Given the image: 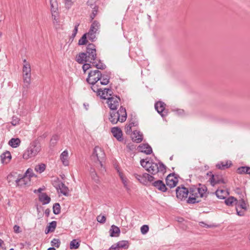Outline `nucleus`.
<instances>
[{
  "mask_svg": "<svg viewBox=\"0 0 250 250\" xmlns=\"http://www.w3.org/2000/svg\"><path fill=\"white\" fill-rule=\"evenodd\" d=\"M207 190V187L201 184H199L198 187H191L189 189V197L187 200V203L191 204L199 203L200 201L198 200L199 198H204L208 202L210 201V199L212 198H214L215 195L213 193H209Z\"/></svg>",
  "mask_w": 250,
  "mask_h": 250,
  "instance_id": "f257e3e1",
  "label": "nucleus"
},
{
  "mask_svg": "<svg viewBox=\"0 0 250 250\" xmlns=\"http://www.w3.org/2000/svg\"><path fill=\"white\" fill-rule=\"evenodd\" d=\"M85 54H86L88 62L92 63L98 69L104 70L106 68V65L100 60L98 61V63L96 62V49L94 44L89 43L87 45Z\"/></svg>",
  "mask_w": 250,
  "mask_h": 250,
  "instance_id": "f03ea898",
  "label": "nucleus"
},
{
  "mask_svg": "<svg viewBox=\"0 0 250 250\" xmlns=\"http://www.w3.org/2000/svg\"><path fill=\"white\" fill-rule=\"evenodd\" d=\"M127 114L125 108L121 106L118 111L112 110L109 113V120L113 125L116 124L118 121L124 122L126 119Z\"/></svg>",
  "mask_w": 250,
  "mask_h": 250,
  "instance_id": "7ed1b4c3",
  "label": "nucleus"
},
{
  "mask_svg": "<svg viewBox=\"0 0 250 250\" xmlns=\"http://www.w3.org/2000/svg\"><path fill=\"white\" fill-rule=\"evenodd\" d=\"M41 150V146L37 141L32 142L24 152L22 158L28 160L36 157Z\"/></svg>",
  "mask_w": 250,
  "mask_h": 250,
  "instance_id": "20e7f679",
  "label": "nucleus"
},
{
  "mask_svg": "<svg viewBox=\"0 0 250 250\" xmlns=\"http://www.w3.org/2000/svg\"><path fill=\"white\" fill-rule=\"evenodd\" d=\"M146 169L150 174L155 175L158 173L164 174L166 171V166L161 162L156 163L147 161L145 166Z\"/></svg>",
  "mask_w": 250,
  "mask_h": 250,
  "instance_id": "39448f33",
  "label": "nucleus"
},
{
  "mask_svg": "<svg viewBox=\"0 0 250 250\" xmlns=\"http://www.w3.org/2000/svg\"><path fill=\"white\" fill-rule=\"evenodd\" d=\"M105 157L104 151L99 146H95L91 156V160L101 167L103 166V161Z\"/></svg>",
  "mask_w": 250,
  "mask_h": 250,
  "instance_id": "423d86ee",
  "label": "nucleus"
},
{
  "mask_svg": "<svg viewBox=\"0 0 250 250\" xmlns=\"http://www.w3.org/2000/svg\"><path fill=\"white\" fill-rule=\"evenodd\" d=\"M102 73L99 70L90 71L86 79V81L90 84H96L98 81L101 80Z\"/></svg>",
  "mask_w": 250,
  "mask_h": 250,
  "instance_id": "0eeeda50",
  "label": "nucleus"
},
{
  "mask_svg": "<svg viewBox=\"0 0 250 250\" xmlns=\"http://www.w3.org/2000/svg\"><path fill=\"white\" fill-rule=\"evenodd\" d=\"M120 100L119 97L114 95L107 98V104L111 110H117V107L119 105Z\"/></svg>",
  "mask_w": 250,
  "mask_h": 250,
  "instance_id": "6e6552de",
  "label": "nucleus"
},
{
  "mask_svg": "<svg viewBox=\"0 0 250 250\" xmlns=\"http://www.w3.org/2000/svg\"><path fill=\"white\" fill-rule=\"evenodd\" d=\"M176 193L177 198L182 200L187 198L189 190L184 186L178 187L176 189Z\"/></svg>",
  "mask_w": 250,
  "mask_h": 250,
  "instance_id": "1a4fd4ad",
  "label": "nucleus"
},
{
  "mask_svg": "<svg viewBox=\"0 0 250 250\" xmlns=\"http://www.w3.org/2000/svg\"><path fill=\"white\" fill-rule=\"evenodd\" d=\"M166 104L161 101L157 102L155 104V108L158 113L162 117H164L167 115V111L165 109Z\"/></svg>",
  "mask_w": 250,
  "mask_h": 250,
  "instance_id": "9d476101",
  "label": "nucleus"
},
{
  "mask_svg": "<svg viewBox=\"0 0 250 250\" xmlns=\"http://www.w3.org/2000/svg\"><path fill=\"white\" fill-rule=\"evenodd\" d=\"M166 184L170 188L175 187L178 182V179L175 176V173H170L167 176L166 179Z\"/></svg>",
  "mask_w": 250,
  "mask_h": 250,
  "instance_id": "9b49d317",
  "label": "nucleus"
},
{
  "mask_svg": "<svg viewBox=\"0 0 250 250\" xmlns=\"http://www.w3.org/2000/svg\"><path fill=\"white\" fill-rule=\"evenodd\" d=\"M152 185L158 190L163 192H165L167 190L166 185L160 180L154 181L152 183Z\"/></svg>",
  "mask_w": 250,
  "mask_h": 250,
  "instance_id": "f8f14e48",
  "label": "nucleus"
},
{
  "mask_svg": "<svg viewBox=\"0 0 250 250\" xmlns=\"http://www.w3.org/2000/svg\"><path fill=\"white\" fill-rule=\"evenodd\" d=\"M208 181H209L211 185L212 186H214L217 184L225 183V182L222 176H219V175L214 174L213 175H211V177H210Z\"/></svg>",
  "mask_w": 250,
  "mask_h": 250,
  "instance_id": "ddd939ff",
  "label": "nucleus"
},
{
  "mask_svg": "<svg viewBox=\"0 0 250 250\" xmlns=\"http://www.w3.org/2000/svg\"><path fill=\"white\" fill-rule=\"evenodd\" d=\"M138 150L147 155L150 154L152 152L151 147L147 144L140 145L138 146Z\"/></svg>",
  "mask_w": 250,
  "mask_h": 250,
  "instance_id": "4468645a",
  "label": "nucleus"
},
{
  "mask_svg": "<svg viewBox=\"0 0 250 250\" xmlns=\"http://www.w3.org/2000/svg\"><path fill=\"white\" fill-rule=\"evenodd\" d=\"M111 132L113 136L119 141H123L122 131L121 129L118 127H113L111 129Z\"/></svg>",
  "mask_w": 250,
  "mask_h": 250,
  "instance_id": "2eb2a0df",
  "label": "nucleus"
},
{
  "mask_svg": "<svg viewBox=\"0 0 250 250\" xmlns=\"http://www.w3.org/2000/svg\"><path fill=\"white\" fill-rule=\"evenodd\" d=\"M215 195L214 198H211L210 199V201H209V204H211L213 203L214 199H216V197L221 199H224L225 198V195H226V191L223 189H217L215 193H213Z\"/></svg>",
  "mask_w": 250,
  "mask_h": 250,
  "instance_id": "dca6fc26",
  "label": "nucleus"
},
{
  "mask_svg": "<svg viewBox=\"0 0 250 250\" xmlns=\"http://www.w3.org/2000/svg\"><path fill=\"white\" fill-rule=\"evenodd\" d=\"M23 77L24 83L23 87L27 89L31 83V73H23Z\"/></svg>",
  "mask_w": 250,
  "mask_h": 250,
  "instance_id": "f3484780",
  "label": "nucleus"
},
{
  "mask_svg": "<svg viewBox=\"0 0 250 250\" xmlns=\"http://www.w3.org/2000/svg\"><path fill=\"white\" fill-rule=\"evenodd\" d=\"M87 60L86 54L83 52L79 53L76 57V61L80 64H83L84 62H88Z\"/></svg>",
  "mask_w": 250,
  "mask_h": 250,
  "instance_id": "a211bd4d",
  "label": "nucleus"
},
{
  "mask_svg": "<svg viewBox=\"0 0 250 250\" xmlns=\"http://www.w3.org/2000/svg\"><path fill=\"white\" fill-rule=\"evenodd\" d=\"M232 165V163L230 161H227L225 162H220L216 164V167L219 169L224 170L229 168Z\"/></svg>",
  "mask_w": 250,
  "mask_h": 250,
  "instance_id": "6ab92c4d",
  "label": "nucleus"
},
{
  "mask_svg": "<svg viewBox=\"0 0 250 250\" xmlns=\"http://www.w3.org/2000/svg\"><path fill=\"white\" fill-rule=\"evenodd\" d=\"M109 232L111 237H118L120 234V229L119 227L113 225L111 226Z\"/></svg>",
  "mask_w": 250,
  "mask_h": 250,
  "instance_id": "aec40b11",
  "label": "nucleus"
},
{
  "mask_svg": "<svg viewBox=\"0 0 250 250\" xmlns=\"http://www.w3.org/2000/svg\"><path fill=\"white\" fill-rule=\"evenodd\" d=\"M113 94V92L111 88H104L103 90H102L101 94L99 95L101 99H107L108 97V96H111Z\"/></svg>",
  "mask_w": 250,
  "mask_h": 250,
  "instance_id": "412c9836",
  "label": "nucleus"
},
{
  "mask_svg": "<svg viewBox=\"0 0 250 250\" xmlns=\"http://www.w3.org/2000/svg\"><path fill=\"white\" fill-rule=\"evenodd\" d=\"M56 189L59 190H60L61 193L65 196H67L68 194L69 189L64 185V183L61 182L59 184L58 186L56 187Z\"/></svg>",
  "mask_w": 250,
  "mask_h": 250,
  "instance_id": "4be33fe9",
  "label": "nucleus"
},
{
  "mask_svg": "<svg viewBox=\"0 0 250 250\" xmlns=\"http://www.w3.org/2000/svg\"><path fill=\"white\" fill-rule=\"evenodd\" d=\"M39 199L41 202L42 205H46L48 204L51 200L50 198L46 194V193H41L39 195Z\"/></svg>",
  "mask_w": 250,
  "mask_h": 250,
  "instance_id": "5701e85b",
  "label": "nucleus"
},
{
  "mask_svg": "<svg viewBox=\"0 0 250 250\" xmlns=\"http://www.w3.org/2000/svg\"><path fill=\"white\" fill-rule=\"evenodd\" d=\"M1 161L2 163H8L11 159V155L9 151H6L0 155Z\"/></svg>",
  "mask_w": 250,
  "mask_h": 250,
  "instance_id": "b1692460",
  "label": "nucleus"
},
{
  "mask_svg": "<svg viewBox=\"0 0 250 250\" xmlns=\"http://www.w3.org/2000/svg\"><path fill=\"white\" fill-rule=\"evenodd\" d=\"M68 153L67 150H64L60 155V159L63 165L65 166L69 165V161L68 160Z\"/></svg>",
  "mask_w": 250,
  "mask_h": 250,
  "instance_id": "393cba45",
  "label": "nucleus"
},
{
  "mask_svg": "<svg viewBox=\"0 0 250 250\" xmlns=\"http://www.w3.org/2000/svg\"><path fill=\"white\" fill-rule=\"evenodd\" d=\"M134 136L132 137V140L133 142L137 143L141 142L143 140V135L140 131L137 130L133 131Z\"/></svg>",
  "mask_w": 250,
  "mask_h": 250,
  "instance_id": "a878e982",
  "label": "nucleus"
},
{
  "mask_svg": "<svg viewBox=\"0 0 250 250\" xmlns=\"http://www.w3.org/2000/svg\"><path fill=\"white\" fill-rule=\"evenodd\" d=\"M26 179H27V178L26 177V176H20L19 175L18 178L15 180L16 183V185L17 186H22L26 185L27 184V182L25 181Z\"/></svg>",
  "mask_w": 250,
  "mask_h": 250,
  "instance_id": "bb28decb",
  "label": "nucleus"
},
{
  "mask_svg": "<svg viewBox=\"0 0 250 250\" xmlns=\"http://www.w3.org/2000/svg\"><path fill=\"white\" fill-rule=\"evenodd\" d=\"M57 226V222L55 221H53L50 222L48 226L45 229V234L48 233L49 232H53Z\"/></svg>",
  "mask_w": 250,
  "mask_h": 250,
  "instance_id": "cd10ccee",
  "label": "nucleus"
},
{
  "mask_svg": "<svg viewBox=\"0 0 250 250\" xmlns=\"http://www.w3.org/2000/svg\"><path fill=\"white\" fill-rule=\"evenodd\" d=\"M134 176L141 183L144 185H147L146 176L145 175V173H143L142 175L135 173Z\"/></svg>",
  "mask_w": 250,
  "mask_h": 250,
  "instance_id": "c85d7f7f",
  "label": "nucleus"
},
{
  "mask_svg": "<svg viewBox=\"0 0 250 250\" xmlns=\"http://www.w3.org/2000/svg\"><path fill=\"white\" fill-rule=\"evenodd\" d=\"M100 26V24L99 22L97 21H94L91 24L89 31L96 33L97 31L99 30Z\"/></svg>",
  "mask_w": 250,
  "mask_h": 250,
  "instance_id": "c756f323",
  "label": "nucleus"
},
{
  "mask_svg": "<svg viewBox=\"0 0 250 250\" xmlns=\"http://www.w3.org/2000/svg\"><path fill=\"white\" fill-rule=\"evenodd\" d=\"M21 140L19 138H12L8 143V144L13 148L19 146L21 144Z\"/></svg>",
  "mask_w": 250,
  "mask_h": 250,
  "instance_id": "7c9ffc66",
  "label": "nucleus"
},
{
  "mask_svg": "<svg viewBox=\"0 0 250 250\" xmlns=\"http://www.w3.org/2000/svg\"><path fill=\"white\" fill-rule=\"evenodd\" d=\"M237 172L240 174H250V167H249L247 166L239 167L237 169Z\"/></svg>",
  "mask_w": 250,
  "mask_h": 250,
  "instance_id": "2f4dec72",
  "label": "nucleus"
},
{
  "mask_svg": "<svg viewBox=\"0 0 250 250\" xmlns=\"http://www.w3.org/2000/svg\"><path fill=\"white\" fill-rule=\"evenodd\" d=\"M117 246L119 247L120 249H124L127 250L129 247V243L128 241L122 240L117 243Z\"/></svg>",
  "mask_w": 250,
  "mask_h": 250,
  "instance_id": "473e14b6",
  "label": "nucleus"
},
{
  "mask_svg": "<svg viewBox=\"0 0 250 250\" xmlns=\"http://www.w3.org/2000/svg\"><path fill=\"white\" fill-rule=\"evenodd\" d=\"M237 199L233 196H229L225 200V203L228 206H233L236 204Z\"/></svg>",
  "mask_w": 250,
  "mask_h": 250,
  "instance_id": "72a5a7b5",
  "label": "nucleus"
},
{
  "mask_svg": "<svg viewBox=\"0 0 250 250\" xmlns=\"http://www.w3.org/2000/svg\"><path fill=\"white\" fill-rule=\"evenodd\" d=\"M23 73H31V68L30 64L26 61L25 59L23 60Z\"/></svg>",
  "mask_w": 250,
  "mask_h": 250,
  "instance_id": "f704fd0d",
  "label": "nucleus"
},
{
  "mask_svg": "<svg viewBox=\"0 0 250 250\" xmlns=\"http://www.w3.org/2000/svg\"><path fill=\"white\" fill-rule=\"evenodd\" d=\"M80 245V242L77 241L76 239H73L70 243V249L71 250L77 249L79 248Z\"/></svg>",
  "mask_w": 250,
  "mask_h": 250,
  "instance_id": "c9c22d12",
  "label": "nucleus"
},
{
  "mask_svg": "<svg viewBox=\"0 0 250 250\" xmlns=\"http://www.w3.org/2000/svg\"><path fill=\"white\" fill-rule=\"evenodd\" d=\"M236 207L238 208L244 209L245 210L247 209L246 204L243 199H241L239 202L237 201L236 202Z\"/></svg>",
  "mask_w": 250,
  "mask_h": 250,
  "instance_id": "e433bc0d",
  "label": "nucleus"
},
{
  "mask_svg": "<svg viewBox=\"0 0 250 250\" xmlns=\"http://www.w3.org/2000/svg\"><path fill=\"white\" fill-rule=\"evenodd\" d=\"M45 165L44 164H40L36 166L35 170L38 173H41L45 169Z\"/></svg>",
  "mask_w": 250,
  "mask_h": 250,
  "instance_id": "4c0bfd02",
  "label": "nucleus"
},
{
  "mask_svg": "<svg viewBox=\"0 0 250 250\" xmlns=\"http://www.w3.org/2000/svg\"><path fill=\"white\" fill-rule=\"evenodd\" d=\"M51 11L52 12H55L58 8V3L57 0H50Z\"/></svg>",
  "mask_w": 250,
  "mask_h": 250,
  "instance_id": "58836bf2",
  "label": "nucleus"
},
{
  "mask_svg": "<svg viewBox=\"0 0 250 250\" xmlns=\"http://www.w3.org/2000/svg\"><path fill=\"white\" fill-rule=\"evenodd\" d=\"M53 211L55 214H59L61 212V207L59 203L54 204L53 207Z\"/></svg>",
  "mask_w": 250,
  "mask_h": 250,
  "instance_id": "ea45409f",
  "label": "nucleus"
},
{
  "mask_svg": "<svg viewBox=\"0 0 250 250\" xmlns=\"http://www.w3.org/2000/svg\"><path fill=\"white\" fill-rule=\"evenodd\" d=\"M87 42V34H84L81 38L79 40L78 44L79 45H84Z\"/></svg>",
  "mask_w": 250,
  "mask_h": 250,
  "instance_id": "a19ab883",
  "label": "nucleus"
},
{
  "mask_svg": "<svg viewBox=\"0 0 250 250\" xmlns=\"http://www.w3.org/2000/svg\"><path fill=\"white\" fill-rule=\"evenodd\" d=\"M80 25V23L79 22H77L76 23L75 25V26H74V29L73 31V33L72 34L71 36H70V39H71L72 41L73 40V39H74V38L75 37L77 32H78V27Z\"/></svg>",
  "mask_w": 250,
  "mask_h": 250,
  "instance_id": "79ce46f5",
  "label": "nucleus"
},
{
  "mask_svg": "<svg viewBox=\"0 0 250 250\" xmlns=\"http://www.w3.org/2000/svg\"><path fill=\"white\" fill-rule=\"evenodd\" d=\"M87 36H88V39L91 42H94L96 41V33H92V32L88 31V33H86Z\"/></svg>",
  "mask_w": 250,
  "mask_h": 250,
  "instance_id": "37998d69",
  "label": "nucleus"
},
{
  "mask_svg": "<svg viewBox=\"0 0 250 250\" xmlns=\"http://www.w3.org/2000/svg\"><path fill=\"white\" fill-rule=\"evenodd\" d=\"M91 85V89L94 92H96L98 95H100L101 92H102V89L99 88V85L98 84H93Z\"/></svg>",
  "mask_w": 250,
  "mask_h": 250,
  "instance_id": "c03bdc74",
  "label": "nucleus"
},
{
  "mask_svg": "<svg viewBox=\"0 0 250 250\" xmlns=\"http://www.w3.org/2000/svg\"><path fill=\"white\" fill-rule=\"evenodd\" d=\"M51 244L52 247L59 248L61 245V241L59 239L54 238L51 241Z\"/></svg>",
  "mask_w": 250,
  "mask_h": 250,
  "instance_id": "a18cd8bd",
  "label": "nucleus"
},
{
  "mask_svg": "<svg viewBox=\"0 0 250 250\" xmlns=\"http://www.w3.org/2000/svg\"><path fill=\"white\" fill-rule=\"evenodd\" d=\"M33 175V170L31 168H28L26 172L25 173L24 176L27 178V179L29 181L30 178L32 177Z\"/></svg>",
  "mask_w": 250,
  "mask_h": 250,
  "instance_id": "49530a36",
  "label": "nucleus"
},
{
  "mask_svg": "<svg viewBox=\"0 0 250 250\" xmlns=\"http://www.w3.org/2000/svg\"><path fill=\"white\" fill-rule=\"evenodd\" d=\"M91 176L92 177V179L97 184H99L100 183V180L97 176V173H95V171H91Z\"/></svg>",
  "mask_w": 250,
  "mask_h": 250,
  "instance_id": "de8ad7c7",
  "label": "nucleus"
},
{
  "mask_svg": "<svg viewBox=\"0 0 250 250\" xmlns=\"http://www.w3.org/2000/svg\"><path fill=\"white\" fill-rule=\"evenodd\" d=\"M138 124V121L137 120L136 118L135 117L131 118L128 124V125L131 126L132 127L137 126Z\"/></svg>",
  "mask_w": 250,
  "mask_h": 250,
  "instance_id": "09e8293b",
  "label": "nucleus"
},
{
  "mask_svg": "<svg viewBox=\"0 0 250 250\" xmlns=\"http://www.w3.org/2000/svg\"><path fill=\"white\" fill-rule=\"evenodd\" d=\"M149 230V227L148 225H144L141 228V232L143 234H146Z\"/></svg>",
  "mask_w": 250,
  "mask_h": 250,
  "instance_id": "8fccbe9b",
  "label": "nucleus"
},
{
  "mask_svg": "<svg viewBox=\"0 0 250 250\" xmlns=\"http://www.w3.org/2000/svg\"><path fill=\"white\" fill-rule=\"evenodd\" d=\"M98 11V7L97 6H95L93 8L92 13L91 15V18L92 20L94 19L95 16L97 15Z\"/></svg>",
  "mask_w": 250,
  "mask_h": 250,
  "instance_id": "3c124183",
  "label": "nucleus"
},
{
  "mask_svg": "<svg viewBox=\"0 0 250 250\" xmlns=\"http://www.w3.org/2000/svg\"><path fill=\"white\" fill-rule=\"evenodd\" d=\"M97 220L100 223H104L106 221V218L104 216L99 215L97 217Z\"/></svg>",
  "mask_w": 250,
  "mask_h": 250,
  "instance_id": "603ef678",
  "label": "nucleus"
},
{
  "mask_svg": "<svg viewBox=\"0 0 250 250\" xmlns=\"http://www.w3.org/2000/svg\"><path fill=\"white\" fill-rule=\"evenodd\" d=\"M145 175L146 176L147 185L148 184V182H151L154 179V177L153 176L150 175L148 173H145Z\"/></svg>",
  "mask_w": 250,
  "mask_h": 250,
  "instance_id": "864d4df0",
  "label": "nucleus"
},
{
  "mask_svg": "<svg viewBox=\"0 0 250 250\" xmlns=\"http://www.w3.org/2000/svg\"><path fill=\"white\" fill-rule=\"evenodd\" d=\"M91 67V65L90 63L84 62L82 67L83 70L85 73L86 70Z\"/></svg>",
  "mask_w": 250,
  "mask_h": 250,
  "instance_id": "5fc2aeb1",
  "label": "nucleus"
},
{
  "mask_svg": "<svg viewBox=\"0 0 250 250\" xmlns=\"http://www.w3.org/2000/svg\"><path fill=\"white\" fill-rule=\"evenodd\" d=\"M19 121H20V120L18 119V118H17L16 117H13L11 123L13 125L15 126V125L19 124Z\"/></svg>",
  "mask_w": 250,
  "mask_h": 250,
  "instance_id": "6e6d98bb",
  "label": "nucleus"
},
{
  "mask_svg": "<svg viewBox=\"0 0 250 250\" xmlns=\"http://www.w3.org/2000/svg\"><path fill=\"white\" fill-rule=\"evenodd\" d=\"M100 83L102 85H107L109 82V78H101Z\"/></svg>",
  "mask_w": 250,
  "mask_h": 250,
  "instance_id": "4d7b16f0",
  "label": "nucleus"
},
{
  "mask_svg": "<svg viewBox=\"0 0 250 250\" xmlns=\"http://www.w3.org/2000/svg\"><path fill=\"white\" fill-rule=\"evenodd\" d=\"M132 126L127 125L125 127V132L127 134H130L132 132Z\"/></svg>",
  "mask_w": 250,
  "mask_h": 250,
  "instance_id": "13d9d810",
  "label": "nucleus"
},
{
  "mask_svg": "<svg viewBox=\"0 0 250 250\" xmlns=\"http://www.w3.org/2000/svg\"><path fill=\"white\" fill-rule=\"evenodd\" d=\"M122 181V183L125 187V188L127 189V190H129V187L128 186V182H127V180L126 178H125V179H122L121 180Z\"/></svg>",
  "mask_w": 250,
  "mask_h": 250,
  "instance_id": "bf43d9fd",
  "label": "nucleus"
},
{
  "mask_svg": "<svg viewBox=\"0 0 250 250\" xmlns=\"http://www.w3.org/2000/svg\"><path fill=\"white\" fill-rule=\"evenodd\" d=\"M119 247L117 246V243L116 244L112 245L109 249V250H119Z\"/></svg>",
  "mask_w": 250,
  "mask_h": 250,
  "instance_id": "052dcab7",
  "label": "nucleus"
},
{
  "mask_svg": "<svg viewBox=\"0 0 250 250\" xmlns=\"http://www.w3.org/2000/svg\"><path fill=\"white\" fill-rule=\"evenodd\" d=\"M72 0H65V4L66 7L69 8L72 5Z\"/></svg>",
  "mask_w": 250,
  "mask_h": 250,
  "instance_id": "680f3d73",
  "label": "nucleus"
},
{
  "mask_svg": "<svg viewBox=\"0 0 250 250\" xmlns=\"http://www.w3.org/2000/svg\"><path fill=\"white\" fill-rule=\"evenodd\" d=\"M14 231L15 233H18L21 232L20 228L19 226L15 225L13 227Z\"/></svg>",
  "mask_w": 250,
  "mask_h": 250,
  "instance_id": "e2e57ef3",
  "label": "nucleus"
},
{
  "mask_svg": "<svg viewBox=\"0 0 250 250\" xmlns=\"http://www.w3.org/2000/svg\"><path fill=\"white\" fill-rule=\"evenodd\" d=\"M236 211H237V214L238 215H239L240 216H242L244 215V211L238 210V207H236Z\"/></svg>",
  "mask_w": 250,
  "mask_h": 250,
  "instance_id": "0e129e2a",
  "label": "nucleus"
},
{
  "mask_svg": "<svg viewBox=\"0 0 250 250\" xmlns=\"http://www.w3.org/2000/svg\"><path fill=\"white\" fill-rule=\"evenodd\" d=\"M200 224H201L200 225H201V226L204 227H206V228H210V226H209V225H208L206 224V223H204V222H200Z\"/></svg>",
  "mask_w": 250,
  "mask_h": 250,
  "instance_id": "69168bd1",
  "label": "nucleus"
},
{
  "mask_svg": "<svg viewBox=\"0 0 250 250\" xmlns=\"http://www.w3.org/2000/svg\"><path fill=\"white\" fill-rule=\"evenodd\" d=\"M118 172L119 173V176L121 180L124 179L125 178L124 177L123 174L122 172H121L120 171H119V170H118Z\"/></svg>",
  "mask_w": 250,
  "mask_h": 250,
  "instance_id": "338daca9",
  "label": "nucleus"
},
{
  "mask_svg": "<svg viewBox=\"0 0 250 250\" xmlns=\"http://www.w3.org/2000/svg\"><path fill=\"white\" fill-rule=\"evenodd\" d=\"M146 162L144 160H141V161H140V163H141V166L145 168V166L146 165Z\"/></svg>",
  "mask_w": 250,
  "mask_h": 250,
  "instance_id": "774afa93",
  "label": "nucleus"
}]
</instances>
